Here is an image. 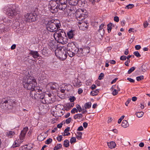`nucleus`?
Segmentation results:
<instances>
[{"label": "nucleus", "instance_id": "50", "mask_svg": "<svg viewBox=\"0 0 150 150\" xmlns=\"http://www.w3.org/2000/svg\"><path fill=\"white\" fill-rule=\"evenodd\" d=\"M77 110L75 108H74L71 111V113L72 114L74 113L75 112H78Z\"/></svg>", "mask_w": 150, "mask_h": 150}, {"label": "nucleus", "instance_id": "25", "mask_svg": "<svg viewBox=\"0 0 150 150\" xmlns=\"http://www.w3.org/2000/svg\"><path fill=\"white\" fill-rule=\"evenodd\" d=\"M99 93V89H97L91 91V95L93 96H96L98 95Z\"/></svg>", "mask_w": 150, "mask_h": 150}, {"label": "nucleus", "instance_id": "4", "mask_svg": "<svg viewBox=\"0 0 150 150\" xmlns=\"http://www.w3.org/2000/svg\"><path fill=\"white\" fill-rule=\"evenodd\" d=\"M3 9L4 11L6 12V13L9 16L11 17L16 16L17 15L19 16L20 13V11L17 9H14L12 6H7L4 7Z\"/></svg>", "mask_w": 150, "mask_h": 150}, {"label": "nucleus", "instance_id": "28", "mask_svg": "<svg viewBox=\"0 0 150 150\" xmlns=\"http://www.w3.org/2000/svg\"><path fill=\"white\" fill-rule=\"evenodd\" d=\"M91 102L87 103L84 104L85 109H89L91 108Z\"/></svg>", "mask_w": 150, "mask_h": 150}, {"label": "nucleus", "instance_id": "24", "mask_svg": "<svg viewBox=\"0 0 150 150\" xmlns=\"http://www.w3.org/2000/svg\"><path fill=\"white\" fill-rule=\"evenodd\" d=\"M122 126L124 128H126L129 126L128 122L126 120H123L122 123Z\"/></svg>", "mask_w": 150, "mask_h": 150}, {"label": "nucleus", "instance_id": "61", "mask_svg": "<svg viewBox=\"0 0 150 150\" xmlns=\"http://www.w3.org/2000/svg\"><path fill=\"white\" fill-rule=\"evenodd\" d=\"M131 100L130 99H128L127 100V102L125 103V105L127 106H128V104L130 103Z\"/></svg>", "mask_w": 150, "mask_h": 150}, {"label": "nucleus", "instance_id": "43", "mask_svg": "<svg viewBox=\"0 0 150 150\" xmlns=\"http://www.w3.org/2000/svg\"><path fill=\"white\" fill-rule=\"evenodd\" d=\"M52 139L50 138L45 141V144H49L52 142Z\"/></svg>", "mask_w": 150, "mask_h": 150}, {"label": "nucleus", "instance_id": "15", "mask_svg": "<svg viewBox=\"0 0 150 150\" xmlns=\"http://www.w3.org/2000/svg\"><path fill=\"white\" fill-rule=\"evenodd\" d=\"M29 54L30 55H32L34 58H37L38 57H39L40 56V54H38L37 51L30 50Z\"/></svg>", "mask_w": 150, "mask_h": 150}, {"label": "nucleus", "instance_id": "33", "mask_svg": "<svg viewBox=\"0 0 150 150\" xmlns=\"http://www.w3.org/2000/svg\"><path fill=\"white\" fill-rule=\"evenodd\" d=\"M45 138V137L42 134L38 136V139L40 141H42Z\"/></svg>", "mask_w": 150, "mask_h": 150}, {"label": "nucleus", "instance_id": "35", "mask_svg": "<svg viewBox=\"0 0 150 150\" xmlns=\"http://www.w3.org/2000/svg\"><path fill=\"white\" fill-rule=\"evenodd\" d=\"M64 145L66 147H68L69 146V141L67 140H65L64 142Z\"/></svg>", "mask_w": 150, "mask_h": 150}, {"label": "nucleus", "instance_id": "34", "mask_svg": "<svg viewBox=\"0 0 150 150\" xmlns=\"http://www.w3.org/2000/svg\"><path fill=\"white\" fill-rule=\"evenodd\" d=\"M141 68L142 71L144 72L146 71L148 69L147 65H143L142 66Z\"/></svg>", "mask_w": 150, "mask_h": 150}, {"label": "nucleus", "instance_id": "47", "mask_svg": "<svg viewBox=\"0 0 150 150\" xmlns=\"http://www.w3.org/2000/svg\"><path fill=\"white\" fill-rule=\"evenodd\" d=\"M118 93V91L116 89H114L112 93V94L113 96H115L117 95Z\"/></svg>", "mask_w": 150, "mask_h": 150}, {"label": "nucleus", "instance_id": "41", "mask_svg": "<svg viewBox=\"0 0 150 150\" xmlns=\"http://www.w3.org/2000/svg\"><path fill=\"white\" fill-rule=\"evenodd\" d=\"M135 68L134 67H132L130 68V69L128 71V73L129 74H131L132 72L135 69Z\"/></svg>", "mask_w": 150, "mask_h": 150}, {"label": "nucleus", "instance_id": "57", "mask_svg": "<svg viewBox=\"0 0 150 150\" xmlns=\"http://www.w3.org/2000/svg\"><path fill=\"white\" fill-rule=\"evenodd\" d=\"M7 25H9L11 24V23H12V21L11 20H8L7 19Z\"/></svg>", "mask_w": 150, "mask_h": 150}, {"label": "nucleus", "instance_id": "7", "mask_svg": "<svg viewBox=\"0 0 150 150\" xmlns=\"http://www.w3.org/2000/svg\"><path fill=\"white\" fill-rule=\"evenodd\" d=\"M42 88L41 87V91H40L36 90L34 89H33L29 90H31L30 93V96L33 99H36V98L40 99L39 98V94L40 95H41L42 93Z\"/></svg>", "mask_w": 150, "mask_h": 150}, {"label": "nucleus", "instance_id": "55", "mask_svg": "<svg viewBox=\"0 0 150 150\" xmlns=\"http://www.w3.org/2000/svg\"><path fill=\"white\" fill-rule=\"evenodd\" d=\"M114 20L115 21L118 22L119 21V18L117 16H115L114 18Z\"/></svg>", "mask_w": 150, "mask_h": 150}, {"label": "nucleus", "instance_id": "27", "mask_svg": "<svg viewBox=\"0 0 150 150\" xmlns=\"http://www.w3.org/2000/svg\"><path fill=\"white\" fill-rule=\"evenodd\" d=\"M76 137L78 139H81L82 138V133L81 132H77L75 134Z\"/></svg>", "mask_w": 150, "mask_h": 150}, {"label": "nucleus", "instance_id": "22", "mask_svg": "<svg viewBox=\"0 0 150 150\" xmlns=\"http://www.w3.org/2000/svg\"><path fill=\"white\" fill-rule=\"evenodd\" d=\"M78 1V0H69V4L71 5L76 6L77 5Z\"/></svg>", "mask_w": 150, "mask_h": 150}, {"label": "nucleus", "instance_id": "32", "mask_svg": "<svg viewBox=\"0 0 150 150\" xmlns=\"http://www.w3.org/2000/svg\"><path fill=\"white\" fill-rule=\"evenodd\" d=\"M136 115L138 118H140L142 117L144 114V113L143 112H137L136 113Z\"/></svg>", "mask_w": 150, "mask_h": 150}, {"label": "nucleus", "instance_id": "2", "mask_svg": "<svg viewBox=\"0 0 150 150\" xmlns=\"http://www.w3.org/2000/svg\"><path fill=\"white\" fill-rule=\"evenodd\" d=\"M23 84L24 88L27 90L34 89L41 91V87L37 86L36 79L33 77L26 76L24 77Z\"/></svg>", "mask_w": 150, "mask_h": 150}, {"label": "nucleus", "instance_id": "20", "mask_svg": "<svg viewBox=\"0 0 150 150\" xmlns=\"http://www.w3.org/2000/svg\"><path fill=\"white\" fill-rule=\"evenodd\" d=\"M15 134V132L13 131H9L6 132V136L10 138H12Z\"/></svg>", "mask_w": 150, "mask_h": 150}, {"label": "nucleus", "instance_id": "14", "mask_svg": "<svg viewBox=\"0 0 150 150\" xmlns=\"http://www.w3.org/2000/svg\"><path fill=\"white\" fill-rule=\"evenodd\" d=\"M75 51V52L76 51L77 52L76 53V54L78 57H81L84 56L82 48H80V49H78L77 48Z\"/></svg>", "mask_w": 150, "mask_h": 150}, {"label": "nucleus", "instance_id": "3", "mask_svg": "<svg viewBox=\"0 0 150 150\" xmlns=\"http://www.w3.org/2000/svg\"><path fill=\"white\" fill-rule=\"evenodd\" d=\"M39 96L40 101L44 104L52 103L55 100V98L53 93H49L45 94L42 92L41 95L39 94Z\"/></svg>", "mask_w": 150, "mask_h": 150}, {"label": "nucleus", "instance_id": "19", "mask_svg": "<svg viewBox=\"0 0 150 150\" xmlns=\"http://www.w3.org/2000/svg\"><path fill=\"white\" fill-rule=\"evenodd\" d=\"M5 27V26L4 24H0V29L3 32L7 31L9 29L8 27L7 28H6Z\"/></svg>", "mask_w": 150, "mask_h": 150}, {"label": "nucleus", "instance_id": "45", "mask_svg": "<svg viewBox=\"0 0 150 150\" xmlns=\"http://www.w3.org/2000/svg\"><path fill=\"white\" fill-rule=\"evenodd\" d=\"M17 142H16V141H15L14 142V143L13 144L12 146V147L13 148L16 147H18L19 146V144L17 143Z\"/></svg>", "mask_w": 150, "mask_h": 150}, {"label": "nucleus", "instance_id": "42", "mask_svg": "<svg viewBox=\"0 0 150 150\" xmlns=\"http://www.w3.org/2000/svg\"><path fill=\"white\" fill-rule=\"evenodd\" d=\"M63 5H62L61 4H60L59 5V6H58V9L59 8L60 10H64L65 8H64V5L63 6Z\"/></svg>", "mask_w": 150, "mask_h": 150}, {"label": "nucleus", "instance_id": "5", "mask_svg": "<svg viewBox=\"0 0 150 150\" xmlns=\"http://www.w3.org/2000/svg\"><path fill=\"white\" fill-rule=\"evenodd\" d=\"M85 11L81 9L77 10L76 12L75 16L77 20L79 21H82L87 16L86 14V10Z\"/></svg>", "mask_w": 150, "mask_h": 150}, {"label": "nucleus", "instance_id": "60", "mask_svg": "<svg viewBox=\"0 0 150 150\" xmlns=\"http://www.w3.org/2000/svg\"><path fill=\"white\" fill-rule=\"evenodd\" d=\"M121 22V24L122 26H124L125 24V20H123Z\"/></svg>", "mask_w": 150, "mask_h": 150}, {"label": "nucleus", "instance_id": "29", "mask_svg": "<svg viewBox=\"0 0 150 150\" xmlns=\"http://www.w3.org/2000/svg\"><path fill=\"white\" fill-rule=\"evenodd\" d=\"M83 117V115L81 114H76L74 117V119H80Z\"/></svg>", "mask_w": 150, "mask_h": 150}, {"label": "nucleus", "instance_id": "38", "mask_svg": "<svg viewBox=\"0 0 150 150\" xmlns=\"http://www.w3.org/2000/svg\"><path fill=\"white\" fill-rule=\"evenodd\" d=\"M76 108H77V109L78 111L79 112H80L82 110V109L81 107L79 105L77 104L76 105Z\"/></svg>", "mask_w": 150, "mask_h": 150}, {"label": "nucleus", "instance_id": "36", "mask_svg": "<svg viewBox=\"0 0 150 150\" xmlns=\"http://www.w3.org/2000/svg\"><path fill=\"white\" fill-rule=\"evenodd\" d=\"M62 145L61 144H57V145L54 147V150H58L61 148Z\"/></svg>", "mask_w": 150, "mask_h": 150}, {"label": "nucleus", "instance_id": "56", "mask_svg": "<svg viewBox=\"0 0 150 150\" xmlns=\"http://www.w3.org/2000/svg\"><path fill=\"white\" fill-rule=\"evenodd\" d=\"M69 99L71 102H73L76 100V98L74 97L73 96L72 97L70 98Z\"/></svg>", "mask_w": 150, "mask_h": 150}, {"label": "nucleus", "instance_id": "31", "mask_svg": "<svg viewBox=\"0 0 150 150\" xmlns=\"http://www.w3.org/2000/svg\"><path fill=\"white\" fill-rule=\"evenodd\" d=\"M112 25V23H110L107 25V29L109 33H110L111 31Z\"/></svg>", "mask_w": 150, "mask_h": 150}, {"label": "nucleus", "instance_id": "59", "mask_svg": "<svg viewBox=\"0 0 150 150\" xmlns=\"http://www.w3.org/2000/svg\"><path fill=\"white\" fill-rule=\"evenodd\" d=\"M127 80L129 81L130 82L132 83H134L135 81L134 79L130 78H127Z\"/></svg>", "mask_w": 150, "mask_h": 150}, {"label": "nucleus", "instance_id": "46", "mask_svg": "<svg viewBox=\"0 0 150 150\" xmlns=\"http://www.w3.org/2000/svg\"><path fill=\"white\" fill-rule=\"evenodd\" d=\"M133 54L135 56L137 57H141V55L139 54L138 51L135 52H134Z\"/></svg>", "mask_w": 150, "mask_h": 150}, {"label": "nucleus", "instance_id": "11", "mask_svg": "<svg viewBox=\"0 0 150 150\" xmlns=\"http://www.w3.org/2000/svg\"><path fill=\"white\" fill-rule=\"evenodd\" d=\"M8 103L7 100H6L4 98L2 99L0 104L1 108L2 109H6L8 108Z\"/></svg>", "mask_w": 150, "mask_h": 150}, {"label": "nucleus", "instance_id": "21", "mask_svg": "<svg viewBox=\"0 0 150 150\" xmlns=\"http://www.w3.org/2000/svg\"><path fill=\"white\" fill-rule=\"evenodd\" d=\"M105 25L104 23H102L99 27V29L98 30V32H99L100 35L102 34H103L104 29L103 28L104 26Z\"/></svg>", "mask_w": 150, "mask_h": 150}, {"label": "nucleus", "instance_id": "17", "mask_svg": "<svg viewBox=\"0 0 150 150\" xmlns=\"http://www.w3.org/2000/svg\"><path fill=\"white\" fill-rule=\"evenodd\" d=\"M90 49V48L88 47L82 48V52L83 53L84 56L86 55L89 52Z\"/></svg>", "mask_w": 150, "mask_h": 150}, {"label": "nucleus", "instance_id": "18", "mask_svg": "<svg viewBox=\"0 0 150 150\" xmlns=\"http://www.w3.org/2000/svg\"><path fill=\"white\" fill-rule=\"evenodd\" d=\"M107 144L108 146L111 149L115 148L116 146L115 143L113 141L111 142H108Z\"/></svg>", "mask_w": 150, "mask_h": 150}, {"label": "nucleus", "instance_id": "53", "mask_svg": "<svg viewBox=\"0 0 150 150\" xmlns=\"http://www.w3.org/2000/svg\"><path fill=\"white\" fill-rule=\"evenodd\" d=\"M71 120V118L70 117H69L66 120L65 122L67 124H68L70 122Z\"/></svg>", "mask_w": 150, "mask_h": 150}, {"label": "nucleus", "instance_id": "44", "mask_svg": "<svg viewBox=\"0 0 150 150\" xmlns=\"http://www.w3.org/2000/svg\"><path fill=\"white\" fill-rule=\"evenodd\" d=\"M76 142V139L74 137H71L70 140V142L71 144Z\"/></svg>", "mask_w": 150, "mask_h": 150}, {"label": "nucleus", "instance_id": "13", "mask_svg": "<svg viewBox=\"0 0 150 150\" xmlns=\"http://www.w3.org/2000/svg\"><path fill=\"white\" fill-rule=\"evenodd\" d=\"M48 86H50L51 89L54 90H56L57 88H59V85L58 84L54 82H51L49 83L47 85Z\"/></svg>", "mask_w": 150, "mask_h": 150}, {"label": "nucleus", "instance_id": "62", "mask_svg": "<svg viewBox=\"0 0 150 150\" xmlns=\"http://www.w3.org/2000/svg\"><path fill=\"white\" fill-rule=\"evenodd\" d=\"M83 92V90L81 88H80L79 89V90L78 91V93L79 94H81V93H82Z\"/></svg>", "mask_w": 150, "mask_h": 150}, {"label": "nucleus", "instance_id": "40", "mask_svg": "<svg viewBox=\"0 0 150 150\" xmlns=\"http://www.w3.org/2000/svg\"><path fill=\"white\" fill-rule=\"evenodd\" d=\"M143 79L144 76L143 75H141L136 77V79L138 81H139L143 80Z\"/></svg>", "mask_w": 150, "mask_h": 150}, {"label": "nucleus", "instance_id": "63", "mask_svg": "<svg viewBox=\"0 0 150 150\" xmlns=\"http://www.w3.org/2000/svg\"><path fill=\"white\" fill-rule=\"evenodd\" d=\"M70 128L69 127H67L64 130V132L65 133H67L68 132H69L70 130Z\"/></svg>", "mask_w": 150, "mask_h": 150}, {"label": "nucleus", "instance_id": "26", "mask_svg": "<svg viewBox=\"0 0 150 150\" xmlns=\"http://www.w3.org/2000/svg\"><path fill=\"white\" fill-rule=\"evenodd\" d=\"M58 1L60 4L64 5V8L67 7V0H58Z\"/></svg>", "mask_w": 150, "mask_h": 150}, {"label": "nucleus", "instance_id": "64", "mask_svg": "<svg viewBox=\"0 0 150 150\" xmlns=\"http://www.w3.org/2000/svg\"><path fill=\"white\" fill-rule=\"evenodd\" d=\"M83 130V128L82 126L79 127L77 129V130L78 131H81Z\"/></svg>", "mask_w": 150, "mask_h": 150}, {"label": "nucleus", "instance_id": "30", "mask_svg": "<svg viewBox=\"0 0 150 150\" xmlns=\"http://www.w3.org/2000/svg\"><path fill=\"white\" fill-rule=\"evenodd\" d=\"M68 54V55L71 57H72L75 55V53H74L70 50H68L67 51V54Z\"/></svg>", "mask_w": 150, "mask_h": 150}, {"label": "nucleus", "instance_id": "39", "mask_svg": "<svg viewBox=\"0 0 150 150\" xmlns=\"http://www.w3.org/2000/svg\"><path fill=\"white\" fill-rule=\"evenodd\" d=\"M27 145H26L21 147L19 149L20 150H27Z\"/></svg>", "mask_w": 150, "mask_h": 150}, {"label": "nucleus", "instance_id": "12", "mask_svg": "<svg viewBox=\"0 0 150 150\" xmlns=\"http://www.w3.org/2000/svg\"><path fill=\"white\" fill-rule=\"evenodd\" d=\"M28 129L27 127H25L21 131L20 135L19 136L20 139L21 140H23L24 139L25 136Z\"/></svg>", "mask_w": 150, "mask_h": 150}, {"label": "nucleus", "instance_id": "8", "mask_svg": "<svg viewBox=\"0 0 150 150\" xmlns=\"http://www.w3.org/2000/svg\"><path fill=\"white\" fill-rule=\"evenodd\" d=\"M58 52V54L57 56H58L60 59L62 61L65 60L67 57V51L64 48H62L60 50H59Z\"/></svg>", "mask_w": 150, "mask_h": 150}, {"label": "nucleus", "instance_id": "58", "mask_svg": "<svg viewBox=\"0 0 150 150\" xmlns=\"http://www.w3.org/2000/svg\"><path fill=\"white\" fill-rule=\"evenodd\" d=\"M135 48L136 50H139L141 48V47L140 45H136L135 46Z\"/></svg>", "mask_w": 150, "mask_h": 150}, {"label": "nucleus", "instance_id": "51", "mask_svg": "<svg viewBox=\"0 0 150 150\" xmlns=\"http://www.w3.org/2000/svg\"><path fill=\"white\" fill-rule=\"evenodd\" d=\"M127 59V57L123 55L120 57V59L121 60H125Z\"/></svg>", "mask_w": 150, "mask_h": 150}, {"label": "nucleus", "instance_id": "48", "mask_svg": "<svg viewBox=\"0 0 150 150\" xmlns=\"http://www.w3.org/2000/svg\"><path fill=\"white\" fill-rule=\"evenodd\" d=\"M104 76V75L103 73H101L100 74L98 77V79H99L100 80H101V79H103V78Z\"/></svg>", "mask_w": 150, "mask_h": 150}, {"label": "nucleus", "instance_id": "37", "mask_svg": "<svg viewBox=\"0 0 150 150\" xmlns=\"http://www.w3.org/2000/svg\"><path fill=\"white\" fill-rule=\"evenodd\" d=\"M134 6V5L133 4H129L127 5L125 7L126 9H131Z\"/></svg>", "mask_w": 150, "mask_h": 150}, {"label": "nucleus", "instance_id": "52", "mask_svg": "<svg viewBox=\"0 0 150 150\" xmlns=\"http://www.w3.org/2000/svg\"><path fill=\"white\" fill-rule=\"evenodd\" d=\"M125 117V116L124 115H122V116L120 118V119H119L118 121V123H119V124H120L122 120L124 119V118Z\"/></svg>", "mask_w": 150, "mask_h": 150}, {"label": "nucleus", "instance_id": "10", "mask_svg": "<svg viewBox=\"0 0 150 150\" xmlns=\"http://www.w3.org/2000/svg\"><path fill=\"white\" fill-rule=\"evenodd\" d=\"M79 24V27L80 29L82 30H86L88 28V25L86 23L82 21L78 22Z\"/></svg>", "mask_w": 150, "mask_h": 150}, {"label": "nucleus", "instance_id": "49", "mask_svg": "<svg viewBox=\"0 0 150 150\" xmlns=\"http://www.w3.org/2000/svg\"><path fill=\"white\" fill-rule=\"evenodd\" d=\"M81 85V83L79 82V83H76L74 85V86L78 88Z\"/></svg>", "mask_w": 150, "mask_h": 150}, {"label": "nucleus", "instance_id": "6", "mask_svg": "<svg viewBox=\"0 0 150 150\" xmlns=\"http://www.w3.org/2000/svg\"><path fill=\"white\" fill-rule=\"evenodd\" d=\"M58 0H52L50 2V10L51 12L53 13L57 12L58 11V3L57 1Z\"/></svg>", "mask_w": 150, "mask_h": 150}, {"label": "nucleus", "instance_id": "1", "mask_svg": "<svg viewBox=\"0 0 150 150\" xmlns=\"http://www.w3.org/2000/svg\"><path fill=\"white\" fill-rule=\"evenodd\" d=\"M45 23L47 30L50 32H55L53 36L55 40L58 42L62 44L67 42V39L66 33L63 29H60L61 26L59 20H51Z\"/></svg>", "mask_w": 150, "mask_h": 150}, {"label": "nucleus", "instance_id": "54", "mask_svg": "<svg viewBox=\"0 0 150 150\" xmlns=\"http://www.w3.org/2000/svg\"><path fill=\"white\" fill-rule=\"evenodd\" d=\"M62 135H59L57 138V140L59 142H60L62 140Z\"/></svg>", "mask_w": 150, "mask_h": 150}, {"label": "nucleus", "instance_id": "16", "mask_svg": "<svg viewBox=\"0 0 150 150\" xmlns=\"http://www.w3.org/2000/svg\"><path fill=\"white\" fill-rule=\"evenodd\" d=\"M55 44V42L53 40H50L49 42L48 43L49 46L50 47L49 48L51 50L53 49L54 47Z\"/></svg>", "mask_w": 150, "mask_h": 150}, {"label": "nucleus", "instance_id": "23", "mask_svg": "<svg viewBox=\"0 0 150 150\" xmlns=\"http://www.w3.org/2000/svg\"><path fill=\"white\" fill-rule=\"evenodd\" d=\"M67 35L69 39L72 38L74 36V31L72 30H70L67 33Z\"/></svg>", "mask_w": 150, "mask_h": 150}, {"label": "nucleus", "instance_id": "9", "mask_svg": "<svg viewBox=\"0 0 150 150\" xmlns=\"http://www.w3.org/2000/svg\"><path fill=\"white\" fill-rule=\"evenodd\" d=\"M36 16L32 13H27L25 16V20L27 22H33L36 21Z\"/></svg>", "mask_w": 150, "mask_h": 150}]
</instances>
